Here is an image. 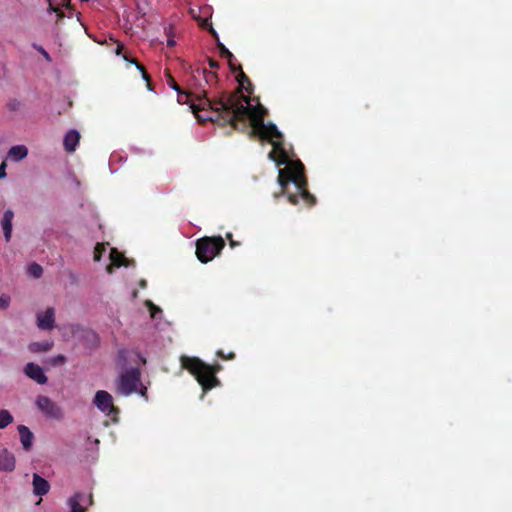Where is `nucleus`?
<instances>
[{
    "label": "nucleus",
    "instance_id": "58836bf2",
    "mask_svg": "<svg viewBox=\"0 0 512 512\" xmlns=\"http://www.w3.org/2000/svg\"><path fill=\"white\" fill-rule=\"evenodd\" d=\"M218 355L221 356V357H224L223 353L222 352H218Z\"/></svg>",
    "mask_w": 512,
    "mask_h": 512
},
{
    "label": "nucleus",
    "instance_id": "e433bc0d",
    "mask_svg": "<svg viewBox=\"0 0 512 512\" xmlns=\"http://www.w3.org/2000/svg\"><path fill=\"white\" fill-rule=\"evenodd\" d=\"M237 244H238L237 242H235V241H233V240H230V245H231L232 247L236 246Z\"/></svg>",
    "mask_w": 512,
    "mask_h": 512
},
{
    "label": "nucleus",
    "instance_id": "4468645a",
    "mask_svg": "<svg viewBox=\"0 0 512 512\" xmlns=\"http://www.w3.org/2000/svg\"><path fill=\"white\" fill-rule=\"evenodd\" d=\"M33 492L38 495L42 496L48 493L50 489V485L47 480L42 478L38 474L33 475Z\"/></svg>",
    "mask_w": 512,
    "mask_h": 512
},
{
    "label": "nucleus",
    "instance_id": "dca6fc26",
    "mask_svg": "<svg viewBox=\"0 0 512 512\" xmlns=\"http://www.w3.org/2000/svg\"><path fill=\"white\" fill-rule=\"evenodd\" d=\"M28 155V149L25 145L12 146L8 151V158L14 162H18L26 158Z\"/></svg>",
    "mask_w": 512,
    "mask_h": 512
},
{
    "label": "nucleus",
    "instance_id": "c9c22d12",
    "mask_svg": "<svg viewBox=\"0 0 512 512\" xmlns=\"http://www.w3.org/2000/svg\"><path fill=\"white\" fill-rule=\"evenodd\" d=\"M140 286H141L142 288H145V287H146V281H145V280H142V281L140 282Z\"/></svg>",
    "mask_w": 512,
    "mask_h": 512
},
{
    "label": "nucleus",
    "instance_id": "cd10ccee",
    "mask_svg": "<svg viewBox=\"0 0 512 512\" xmlns=\"http://www.w3.org/2000/svg\"><path fill=\"white\" fill-rule=\"evenodd\" d=\"M149 307H150V311H151V316L152 317H155V313L156 312H159L160 309L156 306H154L151 302L148 303Z\"/></svg>",
    "mask_w": 512,
    "mask_h": 512
},
{
    "label": "nucleus",
    "instance_id": "f8f14e48",
    "mask_svg": "<svg viewBox=\"0 0 512 512\" xmlns=\"http://www.w3.org/2000/svg\"><path fill=\"white\" fill-rule=\"evenodd\" d=\"M109 258L111 263L107 266L106 270L108 273H113V269L115 267L120 266H128L129 260L126 259L120 252H118L115 248L110 250Z\"/></svg>",
    "mask_w": 512,
    "mask_h": 512
},
{
    "label": "nucleus",
    "instance_id": "2f4dec72",
    "mask_svg": "<svg viewBox=\"0 0 512 512\" xmlns=\"http://www.w3.org/2000/svg\"><path fill=\"white\" fill-rule=\"evenodd\" d=\"M50 11L56 12L58 14V17L63 16V13L58 8L53 7L51 4H50Z\"/></svg>",
    "mask_w": 512,
    "mask_h": 512
},
{
    "label": "nucleus",
    "instance_id": "39448f33",
    "mask_svg": "<svg viewBox=\"0 0 512 512\" xmlns=\"http://www.w3.org/2000/svg\"><path fill=\"white\" fill-rule=\"evenodd\" d=\"M37 408L46 416L55 420L64 418L63 409L52 399L47 396L40 395L36 398Z\"/></svg>",
    "mask_w": 512,
    "mask_h": 512
},
{
    "label": "nucleus",
    "instance_id": "4be33fe9",
    "mask_svg": "<svg viewBox=\"0 0 512 512\" xmlns=\"http://www.w3.org/2000/svg\"><path fill=\"white\" fill-rule=\"evenodd\" d=\"M202 74H203V76L205 78L206 84L212 83L215 80V78H216V76H215V74L213 72L207 71L206 69H204L202 71Z\"/></svg>",
    "mask_w": 512,
    "mask_h": 512
},
{
    "label": "nucleus",
    "instance_id": "f257e3e1",
    "mask_svg": "<svg viewBox=\"0 0 512 512\" xmlns=\"http://www.w3.org/2000/svg\"><path fill=\"white\" fill-rule=\"evenodd\" d=\"M178 103L189 104L191 112L200 120H218L220 117L233 127L237 128L236 122L246 123L248 119L252 133L261 139L268 140L273 145L269 158L278 166L285 164L286 167L279 169L278 182L283 188V193L288 195L292 204L298 203L301 198L307 205L314 204V197L306 190L307 181L303 175L304 166L300 161L290 160L282 147L280 139L282 133L272 124H265L263 115L265 109L258 104L253 107L250 99L239 91L227 98L212 101L206 97L205 90H195L193 93L178 91Z\"/></svg>",
    "mask_w": 512,
    "mask_h": 512
},
{
    "label": "nucleus",
    "instance_id": "6ab92c4d",
    "mask_svg": "<svg viewBox=\"0 0 512 512\" xmlns=\"http://www.w3.org/2000/svg\"><path fill=\"white\" fill-rule=\"evenodd\" d=\"M28 274L34 278H40L43 273L42 267L37 263H32L28 266Z\"/></svg>",
    "mask_w": 512,
    "mask_h": 512
},
{
    "label": "nucleus",
    "instance_id": "1a4fd4ad",
    "mask_svg": "<svg viewBox=\"0 0 512 512\" xmlns=\"http://www.w3.org/2000/svg\"><path fill=\"white\" fill-rule=\"evenodd\" d=\"M13 219L14 211L12 209L5 210L0 223L6 242H9L12 237Z\"/></svg>",
    "mask_w": 512,
    "mask_h": 512
},
{
    "label": "nucleus",
    "instance_id": "473e14b6",
    "mask_svg": "<svg viewBox=\"0 0 512 512\" xmlns=\"http://www.w3.org/2000/svg\"><path fill=\"white\" fill-rule=\"evenodd\" d=\"M169 83L171 85V87L176 90V91H179V87L178 85L175 83V81L172 79V78H169Z\"/></svg>",
    "mask_w": 512,
    "mask_h": 512
},
{
    "label": "nucleus",
    "instance_id": "6e6552de",
    "mask_svg": "<svg viewBox=\"0 0 512 512\" xmlns=\"http://www.w3.org/2000/svg\"><path fill=\"white\" fill-rule=\"evenodd\" d=\"M24 373L38 384H45L47 382V377L43 369L35 363L30 362L26 364Z\"/></svg>",
    "mask_w": 512,
    "mask_h": 512
},
{
    "label": "nucleus",
    "instance_id": "bb28decb",
    "mask_svg": "<svg viewBox=\"0 0 512 512\" xmlns=\"http://www.w3.org/2000/svg\"><path fill=\"white\" fill-rule=\"evenodd\" d=\"M6 167H7V165H6V163H5V162H3L2 164H0V179H3V178H5V177H6V175H7V174H6Z\"/></svg>",
    "mask_w": 512,
    "mask_h": 512
},
{
    "label": "nucleus",
    "instance_id": "a878e982",
    "mask_svg": "<svg viewBox=\"0 0 512 512\" xmlns=\"http://www.w3.org/2000/svg\"><path fill=\"white\" fill-rule=\"evenodd\" d=\"M35 48L37 49L38 52H40L43 57L47 60V61H51V57L50 55L47 53V51L42 47V46H35Z\"/></svg>",
    "mask_w": 512,
    "mask_h": 512
},
{
    "label": "nucleus",
    "instance_id": "f3484780",
    "mask_svg": "<svg viewBox=\"0 0 512 512\" xmlns=\"http://www.w3.org/2000/svg\"><path fill=\"white\" fill-rule=\"evenodd\" d=\"M53 346V343L50 341H43V342H33L29 344V350L32 353H38L41 351H49Z\"/></svg>",
    "mask_w": 512,
    "mask_h": 512
},
{
    "label": "nucleus",
    "instance_id": "5701e85b",
    "mask_svg": "<svg viewBox=\"0 0 512 512\" xmlns=\"http://www.w3.org/2000/svg\"><path fill=\"white\" fill-rule=\"evenodd\" d=\"M10 305V297L9 296H0V309L6 310Z\"/></svg>",
    "mask_w": 512,
    "mask_h": 512
},
{
    "label": "nucleus",
    "instance_id": "7ed1b4c3",
    "mask_svg": "<svg viewBox=\"0 0 512 512\" xmlns=\"http://www.w3.org/2000/svg\"><path fill=\"white\" fill-rule=\"evenodd\" d=\"M181 363L185 369L196 377L204 391L217 385L218 380L215 377L217 370L204 363L199 358L183 356Z\"/></svg>",
    "mask_w": 512,
    "mask_h": 512
},
{
    "label": "nucleus",
    "instance_id": "393cba45",
    "mask_svg": "<svg viewBox=\"0 0 512 512\" xmlns=\"http://www.w3.org/2000/svg\"><path fill=\"white\" fill-rule=\"evenodd\" d=\"M238 81H239V85H240V87H242V88H244V85H245V83H246V82H247L248 84H250V82H249L248 78L246 77V75H245L243 72H241V73L239 74V76H238Z\"/></svg>",
    "mask_w": 512,
    "mask_h": 512
},
{
    "label": "nucleus",
    "instance_id": "9d476101",
    "mask_svg": "<svg viewBox=\"0 0 512 512\" xmlns=\"http://www.w3.org/2000/svg\"><path fill=\"white\" fill-rule=\"evenodd\" d=\"M92 504V496L85 497L82 493H76L68 500V505L70 506V512H85L84 503Z\"/></svg>",
    "mask_w": 512,
    "mask_h": 512
},
{
    "label": "nucleus",
    "instance_id": "a211bd4d",
    "mask_svg": "<svg viewBox=\"0 0 512 512\" xmlns=\"http://www.w3.org/2000/svg\"><path fill=\"white\" fill-rule=\"evenodd\" d=\"M14 422V417L7 409H0V429H5Z\"/></svg>",
    "mask_w": 512,
    "mask_h": 512
},
{
    "label": "nucleus",
    "instance_id": "0eeeda50",
    "mask_svg": "<svg viewBox=\"0 0 512 512\" xmlns=\"http://www.w3.org/2000/svg\"><path fill=\"white\" fill-rule=\"evenodd\" d=\"M37 326L42 330H51L55 324V309L47 308L44 312H40L36 316Z\"/></svg>",
    "mask_w": 512,
    "mask_h": 512
},
{
    "label": "nucleus",
    "instance_id": "4c0bfd02",
    "mask_svg": "<svg viewBox=\"0 0 512 512\" xmlns=\"http://www.w3.org/2000/svg\"><path fill=\"white\" fill-rule=\"evenodd\" d=\"M231 237H232V235H231L230 233H228V234H227V238H228V239H230V240H232V238H231Z\"/></svg>",
    "mask_w": 512,
    "mask_h": 512
},
{
    "label": "nucleus",
    "instance_id": "ddd939ff",
    "mask_svg": "<svg viewBox=\"0 0 512 512\" xmlns=\"http://www.w3.org/2000/svg\"><path fill=\"white\" fill-rule=\"evenodd\" d=\"M18 433L20 436V442L24 450L29 451L33 445L34 435L30 429L25 425L18 426Z\"/></svg>",
    "mask_w": 512,
    "mask_h": 512
},
{
    "label": "nucleus",
    "instance_id": "412c9836",
    "mask_svg": "<svg viewBox=\"0 0 512 512\" xmlns=\"http://www.w3.org/2000/svg\"><path fill=\"white\" fill-rule=\"evenodd\" d=\"M106 251V244H97L94 250V260L100 261L102 254Z\"/></svg>",
    "mask_w": 512,
    "mask_h": 512
},
{
    "label": "nucleus",
    "instance_id": "aec40b11",
    "mask_svg": "<svg viewBox=\"0 0 512 512\" xmlns=\"http://www.w3.org/2000/svg\"><path fill=\"white\" fill-rule=\"evenodd\" d=\"M9 111L16 112L19 111L22 107V102L17 98H11L7 101L6 104Z\"/></svg>",
    "mask_w": 512,
    "mask_h": 512
},
{
    "label": "nucleus",
    "instance_id": "f03ea898",
    "mask_svg": "<svg viewBox=\"0 0 512 512\" xmlns=\"http://www.w3.org/2000/svg\"><path fill=\"white\" fill-rule=\"evenodd\" d=\"M140 360L143 364L146 359L136 350H120L117 356V366L119 374L116 379V391L123 396L138 392L146 398L147 388L141 383V372L138 367L129 366L130 363Z\"/></svg>",
    "mask_w": 512,
    "mask_h": 512
},
{
    "label": "nucleus",
    "instance_id": "c756f323",
    "mask_svg": "<svg viewBox=\"0 0 512 512\" xmlns=\"http://www.w3.org/2000/svg\"><path fill=\"white\" fill-rule=\"evenodd\" d=\"M176 42L175 40L173 39V37L168 33V39H167V45L169 47H173L175 46Z\"/></svg>",
    "mask_w": 512,
    "mask_h": 512
},
{
    "label": "nucleus",
    "instance_id": "9b49d317",
    "mask_svg": "<svg viewBox=\"0 0 512 512\" xmlns=\"http://www.w3.org/2000/svg\"><path fill=\"white\" fill-rule=\"evenodd\" d=\"M16 460L10 451L2 449L0 451V472H12L15 469Z\"/></svg>",
    "mask_w": 512,
    "mask_h": 512
},
{
    "label": "nucleus",
    "instance_id": "423d86ee",
    "mask_svg": "<svg viewBox=\"0 0 512 512\" xmlns=\"http://www.w3.org/2000/svg\"><path fill=\"white\" fill-rule=\"evenodd\" d=\"M93 404L106 415H112L118 411L114 406L112 395L104 390L95 393Z\"/></svg>",
    "mask_w": 512,
    "mask_h": 512
},
{
    "label": "nucleus",
    "instance_id": "2eb2a0df",
    "mask_svg": "<svg viewBox=\"0 0 512 512\" xmlns=\"http://www.w3.org/2000/svg\"><path fill=\"white\" fill-rule=\"evenodd\" d=\"M80 140V134L76 130H70L64 137V148L67 152H74Z\"/></svg>",
    "mask_w": 512,
    "mask_h": 512
},
{
    "label": "nucleus",
    "instance_id": "20e7f679",
    "mask_svg": "<svg viewBox=\"0 0 512 512\" xmlns=\"http://www.w3.org/2000/svg\"><path fill=\"white\" fill-rule=\"evenodd\" d=\"M225 242L222 237H205L197 241L196 255L198 259L207 263L211 261L224 248Z\"/></svg>",
    "mask_w": 512,
    "mask_h": 512
},
{
    "label": "nucleus",
    "instance_id": "f704fd0d",
    "mask_svg": "<svg viewBox=\"0 0 512 512\" xmlns=\"http://www.w3.org/2000/svg\"><path fill=\"white\" fill-rule=\"evenodd\" d=\"M210 66H211V68H216L218 66V64L214 61H210Z\"/></svg>",
    "mask_w": 512,
    "mask_h": 512
},
{
    "label": "nucleus",
    "instance_id": "c85d7f7f",
    "mask_svg": "<svg viewBox=\"0 0 512 512\" xmlns=\"http://www.w3.org/2000/svg\"><path fill=\"white\" fill-rule=\"evenodd\" d=\"M220 49H221V52L226 55L228 58H232L233 55L231 54V52L225 48L223 45L220 46Z\"/></svg>",
    "mask_w": 512,
    "mask_h": 512
},
{
    "label": "nucleus",
    "instance_id": "72a5a7b5",
    "mask_svg": "<svg viewBox=\"0 0 512 512\" xmlns=\"http://www.w3.org/2000/svg\"><path fill=\"white\" fill-rule=\"evenodd\" d=\"M122 48H123V46H122V45H120V44H118V46H117V49H116L115 53H116L117 55H120Z\"/></svg>",
    "mask_w": 512,
    "mask_h": 512
},
{
    "label": "nucleus",
    "instance_id": "b1692460",
    "mask_svg": "<svg viewBox=\"0 0 512 512\" xmlns=\"http://www.w3.org/2000/svg\"><path fill=\"white\" fill-rule=\"evenodd\" d=\"M66 358L63 355H57L56 357L50 359L49 363L51 365H61L65 362Z\"/></svg>",
    "mask_w": 512,
    "mask_h": 512
},
{
    "label": "nucleus",
    "instance_id": "7c9ffc66",
    "mask_svg": "<svg viewBox=\"0 0 512 512\" xmlns=\"http://www.w3.org/2000/svg\"><path fill=\"white\" fill-rule=\"evenodd\" d=\"M136 66H137V68L142 72L143 78H144V79H146V80H148V75L146 74V72H145V70H144L143 66H141V65H140V64H138V63H136Z\"/></svg>",
    "mask_w": 512,
    "mask_h": 512
}]
</instances>
